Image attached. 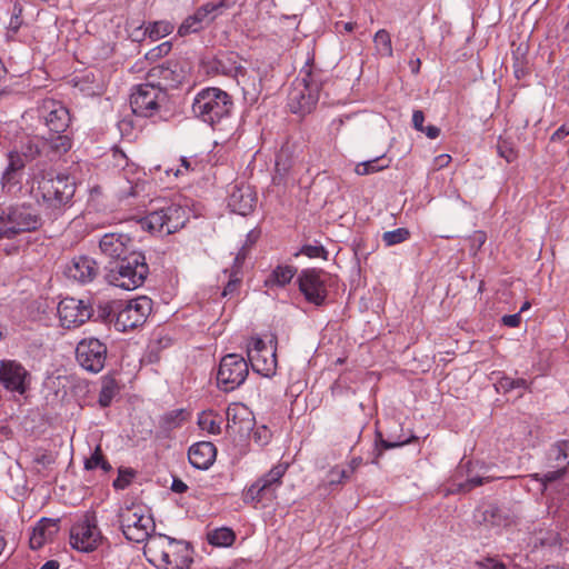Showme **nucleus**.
Listing matches in <instances>:
<instances>
[{
    "label": "nucleus",
    "mask_w": 569,
    "mask_h": 569,
    "mask_svg": "<svg viewBox=\"0 0 569 569\" xmlns=\"http://www.w3.org/2000/svg\"><path fill=\"white\" fill-rule=\"evenodd\" d=\"M287 471V465L279 463L269 472L257 479L244 492L243 501L247 503H264L276 498V491Z\"/></svg>",
    "instance_id": "obj_10"
},
{
    "label": "nucleus",
    "mask_w": 569,
    "mask_h": 569,
    "mask_svg": "<svg viewBox=\"0 0 569 569\" xmlns=\"http://www.w3.org/2000/svg\"><path fill=\"white\" fill-rule=\"evenodd\" d=\"M425 114L421 110H415L412 113V126L418 131H423Z\"/></svg>",
    "instance_id": "obj_60"
},
{
    "label": "nucleus",
    "mask_w": 569,
    "mask_h": 569,
    "mask_svg": "<svg viewBox=\"0 0 569 569\" xmlns=\"http://www.w3.org/2000/svg\"><path fill=\"white\" fill-rule=\"evenodd\" d=\"M521 317L520 312L513 315H507L502 317V323L510 328H516L520 325Z\"/></svg>",
    "instance_id": "obj_59"
},
{
    "label": "nucleus",
    "mask_w": 569,
    "mask_h": 569,
    "mask_svg": "<svg viewBox=\"0 0 569 569\" xmlns=\"http://www.w3.org/2000/svg\"><path fill=\"white\" fill-rule=\"evenodd\" d=\"M167 102L168 93L161 87L153 86L147 80L144 83L136 86L130 96L132 112L138 117H153Z\"/></svg>",
    "instance_id": "obj_8"
},
{
    "label": "nucleus",
    "mask_w": 569,
    "mask_h": 569,
    "mask_svg": "<svg viewBox=\"0 0 569 569\" xmlns=\"http://www.w3.org/2000/svg\"><path fill=\"white\" fill-rule=\"evenodd\" d=\"M481 469H485L481 473H477L475 476H469V478L459 485L458 491L460 492H469L473 488L482 486L485 483L491 482L497 479H501V476L497 475H490L488 473V468L485 466H481Z\"/></svg>",
    "instance_id": "obj_35"
},
{
    "label": "nucleus",
    "mask_w": 569,
    "mask_h": 569,
    "mask_svg": "<svg viewBox=\"0 0 569 569\" xmlns=\"http://www.w3.org/2000/svg\"><path fill=\"white\" fill-rule=\"evenodd\" d=\"M277 337L272 336L269 346L259 337H252L247 346L248 360L252 370L263 377H272L277 371Z\"/></svg>",
    "instance_id": "obj_9"
},
{
    "label": "nucleus",
    "mask_w": 569,
    "mask_h": 569,
    "mask_svg": "<svg viewBox=\"0 0 569 569\" xmlns=\"http://www.w3.org/2000/svg\"><path fill=\"white\" fill-rule=\"evenodd\" d=\"M99 272L96 260L87 256L74 257L66 267L64 273L69 279L80 283L91 282Z\"/></svg>",
    "instance_id": "obj_22"
},
{
    "label": "nucleus",
    "mask_w": 569,
    "mask_h": 569,
    "mask_svg": "<svg viewBox=\"0 0 569 569\" xmlns=\"http://www.w3.org/2000/svg\"><path fill=\"white\" fill-rule=\"evenodd\" d=\"M297 269L292 266H278L266 279V286L283 287L295 277Z\"/></svg>",
    "instance_id": "obj_34"
},
{
    "label": "nucleus",
    "mask_w": 569,
    "mask_h": 569,
    "mask_svg": "<svg viewBox=\"0 0 569 569\" xmlns=\"http://www.w3.org/2000/svg\"><path fill=\"white\" fill-rule=\"evenodd\" d=\"M126 538L133 541L131 536H126ZM134 541L144 542L143 553L148 561H163L171 567L181 569H189L193 561V548L183 539H176L171 536H144Z\"/></svg>",
    "instance_id": "obj_1"
},
{
    "label": "nucleus",
    "mask_w": 569,
    "mask_h": 569,
    "mask_svg": "<svg viewBox=\"0 0 569 569\" xmlns=\"http://www.w3.org/2000/svg\"><path fill=\"white\" fill-rule=\"evenodd\" d=\"M473 518L488 530L501 527L505 521L499 508L495 505H486L477 509Z\"/></svg>",
    "instance_id": "obj_30"
},
{
    "label": "nucleus",
    "mask_w": 569,
    "mask_h": 569,
    "mask_svg": "<svg viewBox=\"0 0 569 569\" xmlns=\"http://www.w3.org/2000/svg\"><path fill=\"white\" fill-rule=\"evenodd\" d=\"M37 117L51 133L67 132L71 116L69 109L61 102L51 98L43 99L36 108Z\"/></svg>",
    "instance_id": "obj_13"
},
{
    "label": "nucleus",
    "mask_w": 569,
    "mask_h": 569,
    "mask_svg": "<svg viewBox=\"0 0 569 569\" xmlns=\"http://www.w3.org/2000/svg\"><path fill=\"white\" fill-rule=\"evenodd\" d=\"M547 461L552 470L542 475L540 480L543 485L562 478L569 467V440H559L550 446L547 451Z\"/></svg>",
    "instance_id": "obj_16"
},
{
    "label": "nucleus",
    "mask_w": 569,
    "mask_h": 569,
    "mask_svg": "<svg viewBox=\"0 0 569 569\" xmlns=\"http://www.w3.org/2000/svg\"><path fill=\"white\" fill-rule=\"evenodd\" d=\"M0 382L6 389L23 395L30 385V373L21 363L3 360L0 363Z\"/></svg>",
    "instance_id": "obj_19"
},
{
    "label": "nucleus",
    "mask_w": 569,
    "mask_h": 569,
    "mask_svg": "<svg viewBox=\"0 0 569 569\" xmlns=\"http://www.w3.org/2000/svg\"><path fill=\"white\" fill-rule=\"evenodd\" d=\"M76 191L74 182L70 180L67 176H57L56 177V189L46 206L48 209L52 211L61 210L62 207L68 204Z\"/></svg>",
    "instance_id": "obj_26"
},
{
    "label": "nucleus",
    "mask_w": 569,
    "mask_h": 569,
    "mask_svg": "<svg viewBox=\"0 0 569 569\" xmlns=\"http://www.w3.org/2000/svg\"><path fill=\"white\" fill-rule=\"evenodd\" d=\"M569 136V122L560 126L551 136V141H560Z\"/></svg>",
    "instance_id": "obj_61"
},
{
    "label": "nucleus",
    "mask_w": 569,
    "mask_h": 569,
    "mask_svg": "<svg viewBox=\"0 0 569 569\" xmlns=\"http://www.w3.org/2000/svg\"><path fill=\"white\" fill-rule=\"evenodd\" d=\"M373 42L378 53L382 57H392L393 50L391 38L387 30L381 29L376 32Z\"/></svg>",
    "instance_id": "obj_38"
},
{
    "label": "nucleus",
    "mask_w": 569,
    "mask_h": 569,
    "mask_svg": "<svg viewBox=\"0 0 569 569\" xmlns=\"http://www.w3.org/2000/svg\"><path fill=\"white\" fill-rule=\"evenodd\" d=\"M389 166V159L385 157H377L375 159L358 163L355 168V171L359 176H367L387 169Z\"/></svg>",
    "instance_id": "obj_37"
},
{
    "label": "nucleus",
    "mask_w": 569,
    "mask_h": 569,
    "mask_svg": "<svg viewBox=\"0 0 569 569\" xmlns=\"http://www.w3.org/2000/svg\"><path fill=\"white\" fill-rule=\"evenodd\" d=\"M207 72L230 77L239 82V77L244 76L246 69L239 63V57L236 53L223 52L207 62Z\"/></svg>",
    "instance_id": "obj_21"
},
{
    "label": "nucleus",
    "mask_w": 569,
    "mask_h": 569,
    "mask_svg": "<svg viewBox=\"0 0 569 569\" xmlns=\"http://www.w3.org/2000/svg\"><path fill=\"white\" fill-rule=\"evenodd\" d=\"M497 152L508 163L513 162L518 158V152L513 148V143L507 139L499 138L497 142Z\"/></svg>",
    "instance_id": "obj_44"
},
{
    "label": "nucleus",
    "mask_w": 569,
    "mask_h": 569,
    "mask_svg": "<svg viewBox=\"0 0 569 569\" xmlns=\"http://www.w3.org/2000/svg\"><path fill=\"white\" fill-rule=\"evenodd\" d=\"M472 569H506L505 565L495 558H485L476 561Z\"/></svg>",
    "instance_id": "obj_53"
},
{
    "label": "nucleus",
    "mask_w": 569,
    "mask_h": 569,
    "mask_svg": "<svg viewBox=\"0 0 569 569\" xmlns=\"http://www.w3.org/2000/svg\"><path fill=\"white\" fill-rule=\"evenodd\" d=\"M172 44L170 41H166L160 43L159 46L152 48L146 53V59L149 61H156L161 57L167 56L171 51Z\"/></svg>",
    "instance_id": "obj_48"
},
{
    "label": "nucleus",
    "mask_w": 569,
    "mask_h": 569,
    "mask_svg": "<svg viewBox=\"0 0 569 569\" xmlns=\"http://www.w3.org/2000/svg\"><path fill=\"white\" fill-rule=\"evenodd\" d=\"M188 211L177 203L156 208L144 219L143 227L152 233L169 236L184 227Z\"/></svg>",
    "instance_id": "obj_6"
},
{
    "label": "nucleus",
    "mask_w": 569,
    "mask_h": 569,
    "mask_svg": "<svg viewBox=\"0 0 569 569\" xmlns=\"http://www.w3.org/2000/svg\"><path fill=\"white\" fill-rule=\"evenodd\" d=\"M199 164L200 161H198L196 157H181L180 167L177 169L168 168L166 169V173H173L174 177H180L187 172L194 171L199 167Z\"/></svg>",
    "instance_id": "obj_42"
},
{
    "label": "nucleus",
    "mask_w": 569,
    "mask_h": 569,
    "mask_svg": "<svg viewBox=\"0 0 569 569\" xmlns=\"http://www.w3.org/2000/svg\"><path fill=\"white\" fill-rule=\"evenodd\" d=\"M246 259V250L242 248L234 258L231 270H238V274H241V268Z\"/></svg>",
    "instance_id": "obj_64"
},
{
    "label": "nucleus",
    "mask_w": 569,
    "mask_h": 569,
    "mask_svg": "<svg viewBox=\"0 0 569 569\" xmlns=\"http://www.w3.org/2000/svg\"><path fill=\"white\" fill-rule=\"evenodd\" d=\"M174 27L169 21H156L146 28L144 34H148L151 40H158L170 34Z\"/></svg>",
    "instance_id": "obj_39"
},
{
    "label": "nucleus",
    "mask_w": 569,
    "mask_h": 569,
    "mask_svg": "<svg viewBox=\"0 0 569 569\" xmlns=\"http://www.w3.org/2000/svg\"><path fill=\"white\" fill-rule=\"evenodd\" d=\"M144 190V184L140 182H129L128 187H124L120 190L121 196L124 198L128 197H138Z\"/></svg>",
    "instance_id": "obj_55"
},
{
    "label": "nucleus",
    "mask_w": 569,
    "mask_h": 569,
    "mask_svg": "<svg viewBox=\"0 0 569 569\" xmlns=\"http://www.w3.org/2000/svg\"><path fill=\"white\" fill-rule=\"evenodd\" d=\"M332 277L321 269H306L298 276L299 290L309 303L323 306Z\"/></svg>",
    "instance_id": "obj_11"
},
{
    "label": "nucleus",
    "mask_w": 569,
    "mask_h": 569,
    "mask_svg": "<svg viewBox=\"0 0 569 569\" xmlns=\"http://www.w3.org/2000/svg\"><path fill=\"white\" fill-rule=\"evenodd\" d=\"M198 425L202 430L208 431L212 435H218L221 432L220 422H218L213 417L212 413H202L199 417Z\"/></svg>",
    "instance_id": "obj_47"
},
{
    "label": "nucleus",
    "mask_w": 569,
    "mask_h": 569,
    "mask_svg": "<svg viewBox=\"0 0 569 569\" xmlns=\"http://www.w3.org/2000/svg\"><path fill=\"white\" fill-rule=\"evenodd\" d=\"M18 151L31 162L41 154L40 140L38 138H27Z\"/></svg>",
    "instance_id": "obj_40"
},
{
    "label": "nucleus",
    "mask_w": 569,
    "mask_h": 569,
    "mask_svg": "<svg viewBox=\"0 0 569 569\" xmlns=\"http://www.w3.org/2000/svg\"><path fill=\"white\" fill-rule=\"evenodd\" d=\"M108 348L97 338H84L76 347V359L84 370L98 373L106 365Z\"/></svg>",
    "instance_id": "obj_14"
},
{
    "label": "nucleus",
    "mask_w": 569,
    "mask_h": 569,
    "mask_svg": "<svg viewBox=\"0 0 569 569\" xmlns=\"http://www.w3.org/2000/svg\"><path fill=\"white\" fill-rule=\"evenodd\" d=\"M224 273H228V270H224ZM240 286L241 274H238V270H230L228 282L223 288L222 296L227 297L238 293Z\"/></svg>",
    "instance_id": "obj_46"
},
{
    "label": "nucleus",
    "mask_w": 569,
    "mask_h": 569,
    "mask_svg": "<svg viewBox=\"0 0 569 569\" xmlns=\"http://www.w3.org/2000/svg\"><path fill=\"white\" fill-rule=\"evenodd\" d=\"M249 366L247 360L236 353H229L222 357L217 372L218 387L226 391H233L240 387L247 379Z\"/></svg>",
    "instance_id": "obj_12"
},
{
    "label": "nucleus",
    "mask_w": 569,
    "mask_h": 569,
    "mask_svg": "<svg viewBox=\"0 0 569 569\" xmlns=\"http://www.w3.org/2000/svg\"><path fill=\"white\" fill-rule=\"evenodd\" d=\"M497 389H501L503 390L505 392H508L512 389H515L513 387V378H510V377H502L499 381H498V385H497Z\"/></svg>",
    "instance_id": "obj_63"
},
{
    "label": "nucleus",
    "mask_w": 569,
    "mask_h": 569,
    "mask_svg": "<svg viewBox=\"0 0 569 569\" xmlns=\"http://www.w3.org/2000/svg\"><path fill=\"white\" fill-rule=\"evenodd\" d=\"M30 161L27 160L18 150L8 153V166L4 169L1 183L3 189H10L18 182V176Z\"/></svg>",
    "instance_id": "obj_28"
},
{
    "label": "nucleus",
    "mask_w": 569,
    "mask_h": 569,
    "mask_svg": "<svg viewBox=\"0 0 569 569\" xmlns=\"http://www.w3.org/2000/svg\"><path fill=\"white\" fill-rule=\"evenodd\" d=\"M149 274V266L142 252H132L121 260L108 263L106 280L124 290H134L143 284Z\"/></svg>",
    "instance_id": "obj_3"
},
{
    "label": "nucleus",
    "mask_w": 569,
    "mask_h": 569,
    "mask_svg": "<svg viewBox=\"0 0 569 569\" xmlns=\"http://www.w3.org/2000/svg\"><path fill=\"white\" fill-rule=\"evenodd\" d=\"M133 247L132 238L121 232L106 233L99 240L100 252L109 259V263L138 252Z\"/></svg>",
    "instance_id": "obj_17"
},
{
    "label": "nucleus",
    "mask_w": 569,
    "mask_h": 569,
    "mask_svg": "<svg viewBox=\"0 0 569 569\" xmlns=\"http://www.w3.org/2000/svg\"><path fill=\"white\" fill-rule=\"evenodd\" d=\"M184 78L183 71L177 61L168 60L149 69L146 80L151 84L168 89L178 87Z\"/></svg>",
    "instance_id": "obj_18"
},
{
    "label": "nucleus",
    "mask_w": 569,
    "mask_h": 569,
    "mask_svg": "<svg viewBox=\"0 0 569 569\" xmlns=\"http://www.w3.org/2000/svg\"><path fill=\"white\" fill-rule=\"evenodd\" d=\"M79 527H81V533H86V535L92 533L93 530L96 529L94 517L90 516L88 513L84 515L81 519V522L79 523ZM70 533H80V531H78L77 527H73Z\"/></svg>",
    "instance_id": "obj_50"
},
{
    "label": "nucleus",
    "mask_w": 569,
    "mask_h": 569,
    "mask_svg": "<svg viewBox=\"0 0 569 569\" xmlns=\"http://www.w3.org/2000/svg\"><path fill=\"white\" fill-rule=\"evenodd\" d=\"M136 477V471L132 468L120 467L118 469V477L113 480V488L116 490H123L132 482Z\"/></svg>",
    "instance_id": "obj_45"
},
{
    "label": "nucleus",
    "mask_w": 569,
    "mask_h": 569,
    "mask_svg": "<svg viewBox=\"0 0 569 569\" xmlns=\"http://www.w3.org/2000/svg\"><path fill=\"white\" fill-rule=\"evenodd\" d=\"M152 309V301L148 297H138L129 301H118L112 307L114 327L126 332L144 323Z\"/></svg>",
    "instance_id": "obj_7"
},
{
    "label": "nucleus",
    "mask_w": 569,
    "mask_h": 569,
    "mask_svg": "<svg viewBox=\"0 0 569 569\" xmlns=\"http://www.w3.org/2000/svg\"><path fill=\"white\" fill-rule=\"evenodd\" d=\"M417 437L412 433L410 436L388 433L385 439L381 431H377L372 463L378 465L379 458L382 456L383 450L393 449L406 446L412 441H416Z\"/></svg>",
    "instance_id": "obj_27"
},
{
    "label": "nucleus",
    "mask_w": 569,
    "mask_h": 569,
    "mask_svg": "<svg viewBox=\"0 0 569 569\" xmlns=\"http://www.w3.org/2000/svg\"><path fill=\"white\" fill-rule=\"evenodd\" d=\"M41 216L31 206L10 207L0 216V238H13L41 228Z\"/></svg>",
    "instance_id": "obj_5"
},
{
    "label": "nucleus",
    "mask_w": 569,
    "mask_h": 569,
    "mask_svg": "<svg viewBox=\"0 0 569 569\" xmlns=\"http://www.w3.org/2000/svg\"><path fill=\"white\" fill-rule=\"evenodd\" d=\"M189 413L184 409H174L166 412L160 418V427L170 431L176 428H179L188 418Z\"/></svg>",
    "instance_id": "obj_36"
},
{
    "label": "nucleus",
    "mask_w": 569,
    "mask_h": 569,
    "mask_svg": "<svg viewBox=\"0 0 569 569\" xmlns=\"http://www.w3.org/2000/svg\"><path fill=\"white\" fill-rule=\"evenodd\" d=\"M257 198L249 186L237 187L231 192L228 207L232 212L247 216L256 207Z\"/></svg>",
    "instance_id": "obj_24"
},
{
    "label": "nucleus",
    "mask_w": 569,
    "mask_h": 569,
    "mask_svg": "<svg viewBox=\"0 0 569 569\" xmlns=\"http://www.w3.org/2000/svg\"><path fill=\"white\" fill-rule=\"evenodd\" d=\"M471 247L475 250H479L487 240V236L483 231H475L471 236Z\"/></svg>",
    "instance_id": "obj_58"
},
{
    "label": "nucleus",
    "mask_w": 569,
    "mask_h": 569,
    "mask_svg": "<svg viewBox=\"0 0 569 569\" xmlns=\"http://www.w3.org/2000/svg\"><path fill=\"white\" fill-rule=\"evenodd\" d=\"M120 387L117 380L111 376H104L101 379V389L99 392L98 402L100 407L107 408L112 402L113 398L119 393Z\"/></svg>",
    "instance_id": "obj_32"
},
{
    "label": "nucleus",
    "mask_w": 569,
    "mask_h": 569,
    "mask_svg": "<svg viewBox=\"0 0 569 569\" xmlns=\"http://www.w3.org/2000/svg\"><path fill=\"white\" fill-rule=\"evenodd\" d=\"M270 437H271V433L269 431V429L264 426L258 428L254 432H253V438L254 440L260 443L261 446L263 445H267L270 440Z\"/></svg>",
    "instance_id": "obj_57"
},
{
    "label": "nucleus",
    "mask_w": 569,
    "mask_h": 569,
    "mask_svg": "<svg viewBox=\"0 0 569 569\" xmlns=\"http://www.w3.org/2000/svg\"><path fill=\"white\" fill-rule=\"evenodd\" d=\"M227 430L240 437L248 436L254 427V417L242 403H231L227 408Z\"/></svg>",
    "instance_id": "obj_20"
},
{
    "label": "nucleus",
    "mask_w": 569,
    "mask_h": 569,
    "mask_svg": "<svg viewBox=\"0 0 569 569\" xmlns=\"http://www.w3.org/2000/svg\"><path fill=\"white\" fill-rule=\"evenodd\" d=\"M222 7L223 1H220L218 3L209 2L201 6L192 16H189L180 24L178 29L179 36L184 37L187 34L200 31L201 29H203L204 22L209 23L214 19V16L212 18H208L209 14L216 12Z\"/></svg>",
    "instance_id": "obj_23"
},
{
    "label": "nucleus",
    "mask_w": 569,
    "mask_h": 569,
    "mask_svg": "<svg viewBox=\"0 0 569 569\" xmlns=\"http://www.w3.org/2000/svg\"><path fill=\"white\" fill-rule=\"evenodd\" d=\"M410 238V231L407 228H398L387 231L382 234V241L387 247L396 246L407 241Z\"/></svg>",
    "instance_id": "obj_41"
},
{
    "label": "nucleus",
    "mask_w": 569,
    "mask_h": 569,
    "mask_svg": "<svg viewBox=\"0 0 569 569\" xmlns=\"http://www.w3.org/2000/svg\"><path fill=\"white\" fill-rule=\"evenodd\" d=\"M60 519H51V518H41L36 526L32 528L31 533L33 535H42V533H57L59 528Z\"/></svg>",
    "instance_id": "obj_43"
},
{
    "label": "nucleus",
    "mask_w": 569,
    "mask_h": 569,
    "mask_svg": "<svg viewBox=\"0 0 569 569\" xmlns=\"http://www.w3.org/2000/svg\"><path fill=\"white\" fill-rule=\"evenodd\" d=\"M47 543V536H29V546L32 550H38Z\"/></svg>",
    "instance_id": "obj_62"
},
{
    "label": "nucleus",
    "mask_w": 569,
    "mask_h": 569,
    "mask_svg": "<svg viewBox=\"0 0 569 569\" xmlns=\"http://www.w3.org/2000/svg\"><path fill=\"white\" fill-rule=\"evenodd\" d=\"M208 543L212 547H231L236 536H207Z\"/></svg>",
    "instance_id": "obj_52"
},
{
    "label": "nucleus",
    "mask_w": 569,
    "mask_h": 569,
    "mask_svg": "<svg viewBox=\"0 0 569 569\" xmlns=\"http://www.w3.org/2000/svg\"><path fill=\"white\" fill-rule=\"evenodd\" d=\"M303 76L297 79L288 94V106L292 113H310L319 100L321 81L310 67H305Z\"/></svg>",
    "instance_id": "obj_4"
},
{
    "label": "nucleus",
    "mask_w": 569,
    "mask_h": 569,
    "mask_svg": "<svg viewBox=\"0 0 569 569\" xmlns=\"http://www.w3.org/2000/svg\"><path fill=\"white\" fill-rule=\"evenodd\" d=\"M103 458L104 457H103V453H102L101 446L98 445L94 448L91 457L86 459V461H84V469L86 470H93V469L98 468L100 466L101 461L103 460Z\"/></svg>",
    "instance_id": "obj_51"
},
{
    "label": "nucleus",
    "mask_w": 569,
    "mask_h": 569,
    "mask_svg": "<svg viewBox=\"0 0 569 569\" xmlns=\"http://www.w3.org/2000/svg\"><path fill=\"white\" fill-rule=\"evenodd\" d=\"M217 449L210 441H200L192 445L188 451L190 463L201 470L208 469L216 460Z\"/></svg>",
    "instance_id": "obj_25"
},
{
    "label": "nucleus",
    "mask_w": 569,
    "mask_h": 569,
    "mask_svg": "<svg viewBox=\"0 0 569 569\" xmlns=\"http://www.w3.org/2000/svg\"><path fill=\"white\" fill-rule=\"evenodd\" d=\"M28 183H30V193L38 201L41 199L43 204L47 206L56 189V177L47 178L42 173L33 172Z\"/></svg>",
    "instance_id": "obj_29"
},
{
    "label": "nucleus",
    "mask_w": 569,
    "mask_h": 569,
    "mask_svg": "<svg viewBox=\"0 0 569 569\" xmlns=\"http://www.w3.org/2000/svg\"><path fill=\"white\" fill-rule=\"evenodd\" d=\"M301 253L309 258H328V251L321 244H305L301 248Z\"/></svg>",
    "instance_id": "obj_49"
},
{
    "label": "nucleus",
    "mask_w": 569,
    "mask_h": 569,
    "mask_svg": "<svg viewBox=\"0 0 569 569\" xmlns=\"http://www.w3.org/2000/svg\"><path fill=\"white\" fill-rule=\"evenodd\" d=\"M93 313L89 302L76 298H64L58 305V315L61 326L70 329L87 322Z\"/></svg>",
    "instance_id": "obj_15"
},
{
    "label": "nucleus",
    "mask_w": 569,
    "mask_h": 569,
    "mask_svg": "<svg viewBox=\"0 0 569 569\" xmlns=\"http://www.w3.org/2000/svg\"><path fill=\"white\" fill-rule=\"evenodd\" d=\"M21 12H22V9L20 7H18V6L13 7L12 16H11L10 22L8 24L9 31L17 33L18 30L20 29V27L22 24Z\"/></svg>",
    "instance_id": "obj_54"
},
{
    "label": "nucleus",
    "mask_w": 569,
    "mask_h": 569,
    "mask_svg": "<svg viewBox=\"0 0 569 569\" xmlns=\"http://www.w3.org/2000/svg\"><path fill=\"white\" fill-rule=\"evenodd\" d=\"M133 528L137 530H143L146 533H148V528L150 526L154 527L150 517L138 516L137 513H133Z\"/></svg>",
    "instance_id": "obj_56"
},
{
    "label": "nucleus",
    "mask_w": 569,
    "mask_h": 569,
    "mask_svg": "<svg viewBox=\"0 0 569 569\" xmlns=\"http://www.w3.org/2000/svg\"><path fill=\"white\" fill-rule=\"evenodd\" d=\"M43 143L48 146L50 151L53 152L54 154L62 156L71 149L72 138L69 131L61 133L50 132L49 138H46Z\"/></svg>",
    "instance_id": "obj_31"
},
{
    "label": "nucleus",
    "mask_w": 569,
    "mask_h": 569,
    "mask_svg": "<svg viewBox=\"0 0 569 569\" xmlns=\"http://www.w3.org/2000/svg\"><path fill=\"white\" fill-rule=\"evenodd\" d=\"M232 109V97L216 87L200 90L192 102L193 114L212 128L229 118Z\"/></svg>",
    "instance_id": "obj_2"
},
{
    "label": "nucleus",
    "mask_w": 569,
    "mask_h": 569,
    "mask_svg": "<svg viewBox=\"0 0 569 569\" xmlns=\"http://www.w3.org/2000/svg\"><path fill=\"white\" fill-rule=\"evenodd\" d=\"M72 549L80 552H92L103 541V536H69Z\"/></svg>",
    "instance_id": "obj_33"
}]
</instances>
